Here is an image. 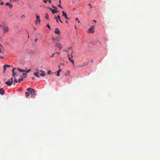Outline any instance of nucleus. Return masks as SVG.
I'll return each mask as SVG.
<instances>
[{
  "instance_id": "f03ea898",
  "label": "nucleus",
  "mask_w": 160,
  "mask_h": 160,
  "mask_svg": "<svg viewBox=\"0 0 160 160\" xmlns=\"http://www.w3.org/2000/svg\"><path fill=\"white\" fill-rule=\"evenodd\" d=\"M73 51L72 50V52H71V57L70 56V55L68 53V59H69V60L73 64H74V60H73V59H72V58H73V56H72V53H73Z\"/></svg>"
},
{
  "instance_id": "a19ab883",
  "label": "nucleus",
  "mask_w": 160,
  "mask_h": 160,
  "mask_svg": "<svg viewBox=\"0 0 160 160\" xmlns=\"http://www.w3.org/2000/svg\"><path fill=\"white\" fill-rule=\"evenodd\" d=\"M3 57L2 56H0V58H3Z\"/></svg>"
},
{
  "instance_id": "9b49d317",
  "label": "nucleus",
  "mask_w": 160,
  "mask_h": 160,
  "mask_svg": "<svg viewBox=\"0 0 160 160\" xmlns=\"http://www.w3.org/2000/svg\"><path fill=\"white\" fill-rule=\"evenodd\" d=\"M5 92V91L3 88L0 89V94L1 95H3Z\"/></svg>"
},
{
  "instance_id": "8fccbe9b",
  "label": "nucleus",
  "mask_w": 160,
  "mask_h": 160,
  "mask_svg": "<svg viewBox=\"0 0 160 160\" xmlns=\"http://www.w3.org/2000/svg\"><path fill=\"white\" fill-rule=\"evenodd\" d=\"M75 28L76 29H77V28H76V26H75Z\"/></svg>"
},
{
  "instance_id": "49530a36",
  "label": "nucleus",
  "mask_w": 160,
  "mask_h": 160,
  "mask_svg": "<svg viewBox=\"0 0 160 160\" xmlns=\"http://www.w3.org/2000/svg\"><path fill=\"white\" fill-rule=\"evenodd\" d=\"M56 53L57 54H60V53L59 52H57Z\"/></svg>"
},
{
  "instance_id": "20e7f679",
  "label": "nucleus",
  "mask_w": 160,
  "mask_h": 160,
  "mask_svg": "<svg viewBox=\"0 0 160 160\" xmlns=\"http://www.w3.org/2000/svg\"><path fill=\"white\" fill-rule=\"evenodd\" d=\"M36 20L35 22V23L36 24H38V23H39L41 22L40 19V17L39 15H36Z\"/></svg>"
},
{
  "instance_id": "cd10ccee",
  "label": "nucleus",
  "mask_w": 160,
  "mask_h": 160,
  "mask_svg": "<svg viewBox=\"0 0 160 160\" xmlns=\"http://www.w3.org/2000/svg\"><path fill=\"white\" fill-rule=\"evenodd\" d=\"M76 21H78V22L79 23L80 22L78 18H77L76 19Z\"/></svg>"
},
{
  "instance_id": "6e6552de",
  "label": "nucleus",
  "mask_w": 160,
  "mask_h": 160,
  "mask_svg": "<svg viewBox=\"0 0 160 160\" xmlns=\"http://www.w3.org/2000/svg\"><path fill=\"white\" fill-rule=\"evenodd\" d=\"M39 72H40V75L42 76H44L46 75V72L43 70H40Z\"/></svg>"
},
{
  "instance_id": "ddd939ff",
  "label": "nucleus",
  "mask_w": 160,
  "mask_h": 160,
  "mask_svg": "<svg viewBox=\"0 0 160 160\" xmlns=\"http://www.w3.org/2000/svg\"><path fill=\"white\" fill-rule=\"evenodd\" d=\"M62 36H60L56 38V41H60L62 39Z\"/></svg>"
},
{
  "instance_id": "0eeeda50",
  "label": "nucleus",
  "mask_w": 160,
  "mask_h": 160,
  "mask_svg": "<svg viewBox=\"0 0 160 160\" xmlns=\"http://www.w3.org/2000/svg\"><path fill=\"white\" fill-rule=\"evenodd\" d=\"M48 8L52 12V14L57 13L58 12V11L55 10L54 9H53L51 8L48 7Z\"/></svg>"
},
{
  "instance_id": "aec40b11",
  "label": "nucleus",
  "mask_w": 160,
  "mask_h": 160,
  "mask_svg": "<svg viewBox=\"0 0 160 160\" xmlns=\"http://www.w3.org/2000/svg\"><path fill=\"white\" fill-rule=\"evenodd\" d=\"M2 48H3V46L0 44V52H2L1 51Z\"/></svg>"
},
{
  "instance_id": "7ed1b4c3",
  "label": "nucleus",
  "mask_w": 160,
  "mask_h": 160,
  "mask_svg": "<svg viewBox=\"0 0 160 160\" xmlns=\"http://www.w3.org/2000/svg\"><path fill=\"white\" fill-rule=\"evenodd\" d=\"M12 82V78H11V79L8 80L7 82H5V83L8 86H11Z\"/></svg>"
},
{
  "instance_id": "393cba45",
  "label": "nucleus",
  "mask_w": 160,
  "mask_h": 160,
  "mask_svg": "<svg viewBox=\"0 0 160 160\" xmlns=\"http://www.w3.org/2000/svg\"><path fill=\"white\" fill-rule=\"evenodd\" d=\"M24 76V78H26L27 74L26 73H24L22 74Z\"/></svg>"
},
{
  "instance_id": "4468645a",
  "label": "nucleus",
  "mask_w": 160,
  "mask_h": 160,
  "mask_svg": "<svg viewBox=\"0 0 160 160\" xmlns=\"http://www.w3.org/2000/svg\"><path fill=\"white\" fill-rule=\"evenodd\" d=\"M39 72H37L34 73L33 75L36 76V77L39 78Z\"/></svg>"
},
{
  "instance_id": "c9c22d12",
  "label": "nucleus",
  "mask_w": 160,
  "mask_h": 160,
  "mask_svg": "<svg viewBox=\"0 0 160 160\" xmlns=\"http://www.w3.org/2000/svg\"><path fill=\"white\" fill-rule=\"evenodd\" d=\"M52 7H53L54 8H55V9H57V7H55V6H52Z\"/></svg>"
},
{
  "instance_id": "c85d7f7f",
  "label": "nucleus",
  "mask_w": 160,
  "mask_h": 160,
  "mask_svg": "<svg viewBox=\"0 0 160 160\" xmlns=\"http://www.w3.org/2000/svg\"><path fill=\"white\" fill-rule=\"evenodd\" d=\"M52 39L54 41H56V38H54L52 37Z\"/></svg>"
},
{
  "instance_id": "a211bd4d",
  "label": "nucleus",
  "mask_w": 160,
  "mask_h": 160,
  "mask_svg": "<svg viewBox=\"0 0 160 160\" xmlns=\"http://www.w3.org/2000/svg\"><path fill=\"white\" fill-rule=\"evenodd\" d=\"M61 71V69H59V70L57 71V75L58 76H59V75H60V72Z\"/></svg>"
},
{
  "instance_id": "473e14b6",
  "label": "nucleus",
  "mask_w": 160,
  "mask_h": 160,
  "mask_svg": "<svg viewBox=\"0 0 160 160\" xmlns=\"http://www.w3.org/2000/svg\"><path fill=\"white\" fill-rule=\"evenodd\" d=\"M51 73V71H48V74H50V73Z\"/></svg>"
},
{
  "instance_id": "dca6fc26",
  "label": "nucleus",
  "mask_w": 160,
  "mask_h": 160,
  "mask_svg": "<svg viewBox=\"0 0 160 160\" xmlns=\"http://www.w3.org/2000/svg\"><path fill=\"white\" fill-rule=\"evenodd\" d=\"M72 47H68V50L65 49V50H64V51H65V52H68V51L69 50H70V49L72 50Z\"/></svg>"
},
{
  "instance_id": "37998d69",
  "label": "nucleus",
  "mask_w": 160,
  "mask_h": 160,
  "mask_svg": "<svg viewBox=\"0 0 160 160\" xmlns=\"http://www.w3.org/2000/svg\"><path fill=\"white\" fill-rule=\"evenodd\" d=\"M54 18H55V19H57V17H55Z\"/></svg>"
},
{
  "instance_id": "412c9836",
  "label": "nucleus",
  "mask_w": 160,
  "mask_h": 160,
  "mask_svg": "<svg viewBox=\"0 0 160 160\" xmlns=\"http://www.w3.org/2000/svg\"><path fill=\"white\" fill-rule=\"evenodd\" d=\"M23 78H20L18 79V82H20L21 81L23 80Z\"/></svg>"
},
{
  "instance_id": "4be33fe9",
  "label": "nucleus",
  "mask_w": 160,
  "mask_h": 160,
  "mask_svg": "<svg viewBox=\"0 0 160 160\" xmlns=\"http://www.w3.org/2000/svg\"><path fill=\"white\" fill-rule=\"evenodd\" d=\"M7 67L4 65L3 72H4L6 70Z\"/></svg>"
},
{
  "instance_id": "58836bf2",
  "label": "nucleus",
  "mask_w": 160,
  "mask_h": 160,
  "mask_svg": "<svg viewBox=\"0 0 160 160\" xmlns=\"http://www.w3.org/2000/svg\"><path fill=\"white\" fill-rule=\"evenodd\" d=\"M54 54H55V53H53V54L52 55V56H51V58H52V57H53Z\"/></svg>"
},
{
  "instance_id": "7c9ffc66",
  "label": "nucleus",
  "mask_w": 160,
  "mask_h": 160,
  "mask_svg": "<svg viewBox=\"0 0 160 160\" xmlns=\"http://www.w3.org/2000/svg\"><path fill=\"white\" fill-rule=\"evenodd\" d=\"M47 1H48V2H49V3H51V0H47Z\"/></svg>"
},
{
  "instance_id": "3c124183",
  "label": "nucleus",
  "mask_w": 160,
  "mask_h": 160,
  "mask_svg": "<svg viewBox=\"0 0 160 160\" xmlns=\"http://www.w3.org/2000/svg\"><path fill=\"white\" fill-rule=\"evenodd\" d=\"M1 26H2L0 25V27H1Z\"/></svg>"
},
{
  "instance_id": "4c0bfd02",
  "label": "nucleus",
  "mask_w": 160,
  "mask_h": 160,
  "mask_svg": "<svg viewBox=\"0 0 160 160\" xmlns=\"http://www.w3.org/2000/svg\"><path fill=\"white\" fill-rule=\"evenodd\" d=\"M38 40V38H36L35 40V42H36Z\"/></svg>"
},
{
  "instance_id": "f3484780",
  "label": "nucleus",
  "mask_w": 160,
  "mask_h": 160,
  "mask_svg": "<svg viewBox=\"0 0 160 160\" xmlns=\"http://www.w3.org/2000/svg\"><path fill=\"white\" fill-rule=\"evenodd\" d=\"M45 18L47 20L49 19V15L48 13H46L45 15Z\"/></svg>"
},
{
  "instance_id": "2eb2a0df",
  "label": "nucleus",
  "mask_w": 160,
  "mask_h": 160,
  "mask_svg": "<svg viewBox=\"0 0 160 160\" xmlns=\"http://www.w3.org/2000/svg\"><path fill=\"white\" fill-rule=\"evenodd\" d=\"M16 69V68H14L12 70V75L13 77H14L15 76V75H16V74L15 73V72H14V70H15Z\"/></svg>"
},
{
  "instance_id": "39448f33",
  "label": "nucleus",
  "mask_w": 160,
  "mask_h": 160,
  "mask_svg": "<svg viewBox=\"0 0 160 160\" xmlns=\"http://www.w3.org/2000/svg\"><path fill=\"white\" fill-rule=\"evenodd\" d=\"M3 29L4 33H6L8 32L9 30L8 26H2Z\"/></svg>"
},
{
  "instance_id": "5701e85b",
  "label": "nucleus",
  "mask_w": 160,
  "mask_h": 160,
  "mask_svg": "<svg viewBox=\"0 0 160 160\" xmlns=\"http://www.w3.org/2000/svg\"><path fill=\"white\" fill-rule=\"evenodd\" d=\"M17 82H18V81H17V79L16 78H14V83H17Z\"/></svg>"
},
{
  "instance_id": "c03bdc74",
  "label": "nucleus",
  "mask_w": 160,
  "mask_h": 160,
  "mask_svg": "<svg viewBox=\"0 0 160 160\" xmlns=\"http://www.w3.org/2000/svg\"><path fill=\"white\" fill-rule=\"evenodd\" d=\"M59 21H60V22H61V23H62V21L61 20V19H60V20H59Z\"/></svg>"
},
{
  "instance_id": "de8ad7c7",
  "label": "nucleus",
  "mask_w": 160,
  "mask_h": 160,
  "mask_svg": "<svg viewBox=\"0 0 160 160\" xmlns=\"http://www.w3.org/2000/svg\"><path fill=\"white\" fill-rule=\"evenodd\" d=\"M61 2V0H59V2L60 3Z\"/></svg>"
},
{
  "instance_id": "a18cd8bd",
  "label": "nucleus",
  "mask_w": 160,
  "mask_h": 160,
  "mask_svg": "<svg viewBox=\"0 0 160 160\" xmlns=\"http://www.w3.org/2000/svg\"><path fill=\"white\" fill-rule=\"evenodd\" d=\"M56 21L57 22H58V19H56Z\"/></svg>"
},
{
  "instance_id": "f257e3e1",
  "label": "nucleus",
  "mask_w": 160,
  "mask_h": 160,
  "mask_svg": "<svg viewBox=\"0 0 160 160\" xmlns=\"http://www.w3.org/2000/svg\"><path fill=\"white\" fill-rule=\"evenodd\" d=\"M27 91L25 92V96L27 98H28V96H29L30 95L32 94V96L33 95V94H35V90L32 88H28L26 90Z\"/></svg>"
},
{
  "instance_id": "c756f323",
  "label": "nucleus",
  "mask_w": 160,
  "mask_h": 160,
  "mask_svg": "<svg viewBox=\"0 0 160 160\" xmlns=\"http://www.w3.org/2000/svg\"><path fill=\"white\" fill-rule=\"evenodd\" d=\"M58 18L59 20H60V17L59 15H58Z\"/></svg>"
},
{
  "instance_id": "e433bc0d",
  "label": "nucleus",
  "mask_w": 160,
  "mask_h": 160,
  "mask_svg": "<svg viewBox=\"0 0 160 160\" xmlns=\"http://www.w3.org/2000/svg\"><path fill=\"white\" fill-rule=\"evenodd\" d=\"M35 79V77H33L32 78V80H34Z\"/></svg>"
},
{
  "instance_id": "423d86ee",
  "label": "nucleus",
  "mask_w": 160,
  "mask_h": 160,
  "mask_svg": "<svg viewBox=\"0 0 160 160\" xmlns=\"http://www.w3.org/2000/svg\"><path fill=\"white\" fill-rule=\"evenodd\" d=\"M56 46L57 48H59V50H60L62 48V45H61V44L60 43H58V42H57L56 43Z\"/></svg>"
},
{
  "instance_id": "b1692460",
  "label": "nucleus",
  "mask_w": 160,
  "mask_h": 160,
  "mask_svg": "<svg viewBox=\"0 0 160 160\" xmlns=\"http://www.w3.org/2000/svg\"><path fill=\"white\" fill-rule=\"evenodd\" d=\"M4 66L7 68H9L10 67V66L8 65H5Z\"/></svg>"
},
{
  "instance_id": "1a4fd4ad",
  "label": "nucleus",
  "mask_w": 160,
  "mask_h": 160,
  "mask_svg": "<svg viewBox=\"0 0 160 160\" xmlns=\"http://www.w3.org/2000/svg\"><path fill=\"white\" fill-rule=\"evenodd\" d=\"M55 32L57 34H60V32L58 28H56L55 29Z\"/></svg>"
},
{
  "instance_id": "2f4dec72",
  "label": "nucleus",
  "mask_w": 160,
  "mask_h": 160,
  "mask_svg": "<svg viewBox=\"0 0 160 160\" xmlns=\"http://www.w3.org/2000/svg\"><path fill=\"white\" fill-rule=\"evenodd\" d=\"M43 2L45 3H47V0H43Z\"/></svg>"
},
{
  "instance_id": "09e8293b",
  "label": "nucleus",
  "mask_w": 160,
  "mask_h": 160,
  "mask_svg": "<svg viewBox=\"0 0 160 160\" xmlns=\"http://www.w3.org/2000/svg\"><path fill=\"white\" fill-rule=\"evenodd\" d=\"M66 22L67 23H68V22L67 21H66Z\"/></svg>"
},
{
  "instance_id": "f704fd0d",
  "label": "nucleus",
  "mask_w": 160,
  "mask_h": 160,
  "mask_svg": "<svg viewBox=\"0 0 160 160\" xmlns=\"http://www.w3.org/2000/svg\"><path fill=\"white\" fill-rule=\"evenodd\" d=\"M4 4V3L3 2H2L0 3L1 5H2Z\"/></svg>"
},
{
  "instance_id": "6ab92c4d",
  "label": "nucleus",
  "mask_w": 160,
  "mask_h": 160,
  "mask_svg": "<svg viewBox=\"0 0 160 160\" xmlns=\"http://www.w3.org/2000/svg\"><path fill=\"white\" fill-rule=\"evenodd\" d=\"M18 70H19L20 72H26V70H25L20 69H18Z\"/></svg>"
},
{
  "instance_id": "bb28decb",
  "label": "nucleus",
  "mask_w": 160,
  "mask_h": 160,
  "mask_svg": "<svg viewBox=\"0 0 160 160\" xmlns=\"http://www.w3.org/2000/svg\"><path fill=\"white\" fill-rule=\"evenodd\" d=\"M31 70V69H30L28 70H27V71H26V72H29Z\"/></svg>"
},
{
  "instance_id": "72a5a7b5",
  "label": "nucleus",
  "mask_w": 160,
  "mask_h": 160,
  "mask_svg": "<svg viewBox=\"0 0 160 160\" xmlns=\"http://www.w3.org/2000/svg\"><path fill=\"white\" fill-rule=\"evenodd\" d=\"M88 33H90V28H89V29H88Z\"/></svg>"
},
{
  "instance_id": "ea45409f",
  "label": "nucleus",
  "mask_w": 160,
  "mask_h": 160,
  "mask_svg": "<svg viewBox=\"0 0 160 160\" xmlns=\"http://www.w3.org/2000/svg\"><path fill=\"white\" fill-rule=\"evenodd\" d=\"M59 6L62 8V7L60 5Z\"/></svg>"
},
{
  "instance_id": "9d476101",
  "label": "nucleus",
  "mask_w": 160,
  "mask_h": 160,
  "mask_svg": "<svg viewBox=\"0 0 160 160\" xmlns=\"http://www.w3.org/2000/svg\"><path fill=\"white\" fill-rule=\"evenodd\" d=\"M62 16L65 17V18H66L67 19H70L69 18H68V17L67 14L65 12H64V11H62Z\"/></svg>"
},
{
  "instance_id": "79ce46f5",
  "label": "nucleus",
  "mask_w": 160,
  "mask_h": 160,
  "mask_svg": "<svg viewBox=\"0 0 160 160\" xmlns=\"http://www.w3.org/2000/svg\"><path fill=\"white\" fill-rule=\"evenodd\" d=\"M23 17H24V15H22V18H23Z\"/></svg>"
},
{
  "instance_id": "f8f14e48",
  "label": "nucleus",
  "mask_w": 160,
  "mask_h": 160,
  "mask_svg": "<svg viewBox=\"0 0 160 160\" xmlns=\"http://www.w3.org/2000/svg\"><path fill=\"white\" fill-rule=\"evenodd\" d=\"M5 4L6 6H9V8L11 9L12 8V5L9 2H7Z\"/></svg>"
},
{
  "instance_id": "a878e982",
  "label": "nucleus",
  "mask_w": 160,
  "mask_h": 160,
  "mask_svg": "<svg viewBox=\"0 0 160 160\" xmlns=\"http://www.w3.org/2000/svg\"><path fill=\"white\" fill-rule=\"evenodd\" d=\"M46 27H48L50 29V26L49 24H47Z\"/></svg>"
}]
</instances>
